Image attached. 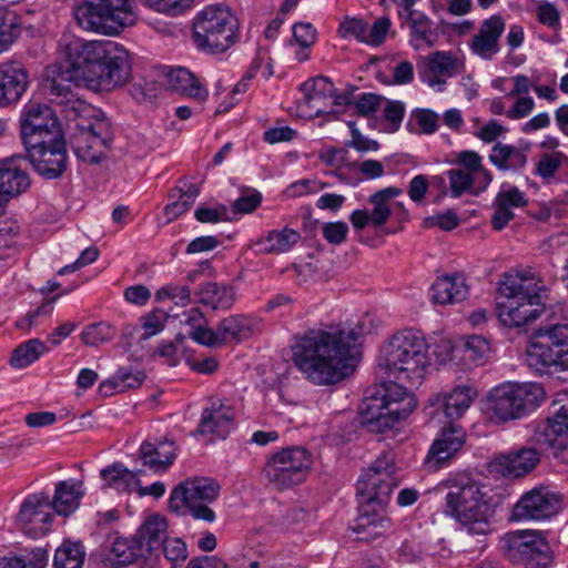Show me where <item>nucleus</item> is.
<instances>
[{
    "mask_svg": "<svg viewBox=\"0 0 568 568\" xmlns=\"http://www.w3.org/2000/svg\"><path fill=\"white\" fill-rule=\"evenodd\" d=\"M59 61L47 67L43 88L69 121L70 144L75 156L98 164L111 149L110 121L72 91V85L112 90L130 77L129 52L113 41H87L64 34L58 42Z\"/></svg>",
    "mask_w": 568,
    "mask_h": 568,
    "instance_id": "f257e3e1",
    "label": "nucleus"
},
{
    "mask_svg": "<svg viewBox=\"0 0 568 568\" xmlns=\"http://www.w3.org/2000/svg\"><path fill=\"white\" fill-rule=\"evenodd\" d=\"M358 334L353 328H311L293 337L292 361L316 385L343 381L355 368Z\"/></svg>",
    "mask_w": 568,
    "mask_h": 568,
    "instance_id": "f03ea898",
    "label": "nucleus"
},
{
    "mask_svg": "<svg viewBox=\"0 0 568 568\" xmlns=\"http://www.w3.org/2000/svg\"><path fill=\"white\" fill-rule=\"evenodd\" d=\"M400 478L397 467L388 453L378 456L357 480L361 507L352 530L361 541L369 542L390 529V519L374 508H383L389 500Z\"/></svg>",
    "mask_w": 568,
    "mask_h": 568,
    "instance_id": "7ed1b4c3",
    "label": "nucleus"
},
{
    "mask_svg": "<svg viewBox=\"0 0 568 568\" xmlns=\"http://www.w3.org/2000/svg\"><path fill=\"white\" fill-rule=\"evenodd\" d=\"M498 291L503 301L496 304L499 321L507 327H520L535 322L546 312L547 290L530 271L505 274Z\"/></svg>",
    "mask_w": 568,
    "mask_h": 568,
    "instance_id": "20e7f679",
    "label": "nucleus"
},
{
    "mask_svg": "<svg viewBox=\"0 0 568 568\" xmlns=\"http://www.w3.org/2000/svg\"><path fill=\"white\" fill-rule=\"evenodd\" d=\"M444 511L459 523L468 535L484 536L491 531L494 515L490 487L469 476L449 481Z\"/></svg>",
    "mask_w": 568,
    "mask_h": 568,
    "instance_id": "39448f33",
    "label": "nucleus"
},
{
    "mask_svg": "<svg viewBox=\"0 0 568 568\" xmlns=\"http://www.w3.org/2000/svg\"><path fill=\"white\" fill-rule=\"evenodd\" d=\"M388 378L418 382L429 366L428 344L424 334L406 328L396 332L382 347L378 362Z\"/></svg>",
    "mask_w": 568,
    "mask_h": 568,
    "instance_id": "423d86ee",
    "label": "nucleus"
},
{
    "mask_svg": "<svg viewBox=\"0 0 568 568\" xmlns=\"http://www.w3.org/2000/svg\"><path fill=\"white\" fill-rule=\"evenodd\" d=\"M417 400L398 383L381 385L367 395L359 406L361 423L372 433H384L416 408Z\"/></svg>",
    "mask_w": 568,
    "mask_h": 568,
    "instance_id": "0eeeda50",
    "label": "nucleus"
},
{
    "mask_svg": "<svg viewBox=\"0 0 568 568\" xmlns=\"http://www.w3.org/2000/svg\"><path fill=\"white\" fill-rule=\"evenodd\" d=\"M545 398V389L539 383L508 382L488 393L484 409L493 423L503 424L520 419L536 410Z\"/></svg>",
    "mask_w": 568,
    "mask_h": 568,
    "instance_id": "6e6552de",
    "label": "nucleus"
},
{
    "mask_svg": "<svg viewBox=\"0 0 568 568\" xmlns=\"http://www.w3.org/2000/svg\"><path fill=\"white\" fill-rule=\"evenodd\" d=\"M192 39L195 47L203 52H225L239 39L237 18L227 6L209 4L193 18Z\"/></svg>",
    "mask_w": 568,
    "mask_h": 568,
    "instance_id": "1a4fd4ad",
    "label": "nucleus"
},
{
    "mask_svg": "<svg viewBox=\"0 0 568 568\" xmlns=\"http://www.w3.org/2000/svg\"><path fill=\"white\" fill-rule=\"evenodd\" d=\"M74 19L84 31L114 37L134 26L138 13L134 0H82Z\"/></svg>",
    "mask_w": 568,
    "mask_h": 568,
    "instance_id": "9d476101",
    "label": "nucleus"
},
{
    "mask_svg": "<svg viewBox=\"0 0 568 568\" xmlns=\"http://www.w3.org/2000/svg\"><path fill=\"white\" fill-rule=\"evenodd\" d=\"M220 485L207 477H195L179 484L171 493L169 509L174 514H182L185 509L196 520L212 523L215 513L207 506L219 496Z\"/></svg>",
    "mask_w": 568,
    "mask_h": 568,
    "instance_id": "9b49d317",
    "label": "nucleus"
},
{
    "mask_svg": "<svg viewBox=\"0 0 568 568\" xmlns=\"http://www.w3.org/2000/svg\"><path fill=\"white\" fill-rule=\"evenodd\" d=\"M313 465L312 454L303 446H287L274 453L265 463V478L278 488L303 483Z\"/></svg>",
    "mask_w": 568,
    "mask_h": 568,
    "instance_id": "f8f14e48",
    "label": "nucleus"
},
{
    "mask_svg": "<svg viewBox=\"0 0 568 568\" xmlns=\"http://www.w3.org/2000/svg\"><path fill=\"white\" fill-rule=\"evenodd\" d=\"M547 344L532 347L527 365L540 375H556L568 371V325L549 324L541 329Z\"/></svg>",
    "mask_w": 568,
    "mask_h": 568,
    "instance_id": "ddd939ff",
    "label": "nucleus"
},
{
    "mask_svg": "<svg viewBox=\"0 0 568 568\" xmlns=\"http://www.w3.org/2000/svg\"><path fill=\"white\" fill-rule=\"evenodd\" d=\"M499 548L509 560L523 562L529 568H548L552 561L548 544L529 530L505 534Z\"/></svg>",
    "mask_w": 568,
    "mask_h": 568,
    "instance_id": "4468645a",
    "label": "nucleus"
},
{
    "mask_svg": "<svg viewBox=\"0 0 568 568\" xmlns=\"http://www.w3.org/2000/svg\"><path fill=\"white\" fill-rule=\"evenodd\" d=\"M305 95L298 103L305 116L315 118L324 114H337L351 103L345 93H337L333 82L323 75L316 77L303 84Z\"/></svg>",
    "mask_w": 568,
    "mask_h": 568,
    "instance_id": "2eb2a0df",
    "label": "nucleus"
},
{
    "mask_svg": "<svg viewBox=\"0 0 568 568\" xmlns=\"http://www.w3.org/2000/svg\"><path fill=\"white\" fill-rule=\"evenodd\" d=\"M552 416L536 424L530 442L536 445L544 455L558 457L568 448V397L554 400Z\"/></svg>",
    "mask_w": 568,
    "mask_h": 568,
    "instance_id": "dca6fc26",
    "label": "nucleus"
},
{
    "mask_svg": "<svg viewBox=\"0 0 568 568\" xmlns=\"http://www.w3.org/2000/svg\"><path fill=\"white\" fill-rule=\"evenodd\" d=\"M58 118L45 104H29L21 119V139L24 146H34L61 136Z\"/></svg>",
    "mask_w": 568,
    "mask_h": 568,
    "instance_id": "f3484780",
    "label": "nucleus"
},
{
    "mask_svg": "<svg viewBox=\"0 0 568 568\" xmlns=\"http://www.w3.org/2000/svg\"><path fill=\"white\" fill-rule=\"evenodd\" d=\"M34 146H24L27 156L36 172L45 179L60 178L68 166V153L63 135L44 140Z\"/></svg>",
    "mask_w": 568,
    "mask_h": 568,
    "instance_id": "a211bd4d",
    "label": "nucleus"
},
{
    "mask_svg": "<svg viewBox=\"0 0 568 568\" xmlns=\"http://www.w3.org/2000/svg\"><path fill=\"white\" fill-rule=\"evenodd\" d=\"M464 70V63L452 51H435L423 58L417 65L419 79L442 92L447 79Z\"/></svg>",
    "mask_w": 568,
    "mask_h": 568,
    "instance_id": "6ab92c4d",
    "label": "nucleus"
},
{
    "mask_svg": "<svg viewBox=\"0 0 568 568\" xmlns=\"http://www.w3.org/2000/svg\"><path fill=\"white\" fill-rule=\"evenodd\" d=\"M560 509V498L546 488H535L525 493L515 504L511 519L544 520L556 515Z\"/></svg>",
    "mask_w": 568,
    "mask_h": 568,
    "instance_id": "aec40b11",
    "label": "nucleus"
},
{
    "mask_svg": "<svg viewBox=\"0 0 568 568\" xmlns=\"http://www.w3.org/2000/svg\"><path fill=\"white\" fill-rule=\"evenodd\" d=\"M400 27L408 30V42L415 50L429 49L439 40L437 24L423 11L398 9Z\"/></svg>",
    "mask_w": 568,
    "mask_h": 568,
    "instance_id": "412c9836",
    "label": "nucleus"
},
{
    "mask_svg": "<svg viewBox=\"0 0 568 568\" xmlns=\"http://www.w3.org/2000/svg\"><path fill=\"white\" fill-rule=\"evenodd\" d=\"M50 509V497L44 493L28 496L17 517L20 528L32 537L44 534L52 520Z\"/></svg>",
    "mask_w": 568,
    "mask_h": 568,
    "instance_id": "4be33fe9",
    "label": "nucleus"
},
{
    "mask_svg": "<svg viewBox=\"0 0 568 568\" xmlns=\"http://www.w3.org/2000/svg\"><path fill=\"white\" fill-rule=\"evenodd\" d=\"M466 433L457 425L444 427L433 442L425 457V465L430 470L442 468L465 444Z\"/></svg>",
    "mask_w": 568,
    "mask_h": 568,
    "instance_id": "5701e85b",
    "label": "nucleus"
},
{
    "mask_svg": "<svg viewBox=\"0 0 568 568\" xmlns=\"http://www.w3.org/2000/svg\"><path fill=\"white\" fill-rule=\"evenodd\" d=\"M403 190L388 186L372 194L368 202L373 205L372 212L367 210H355L349 215V221L356 231H361L372 224L375 227L383 226L390 216V209L387 201L399 196Z\"/></svg>",
    "mask_w": 568,
    "mask_h": 568,
    "instance_id": "b1692460",
    "label": "nucleus"
},
{
    "mask_svg": "<svg viewBox=\"0 0 568 568\" xmlns=\"http://www.w3.org/2000/svg\"><path fill=\"white\" fill-rule=\"evenodd\" d=\"M22 156H10L0 160V207L11 199L26 192L30 186V179L20 162Z\"/></svg>",
    "mask_w": 568,
    "mask_h": 568,
    "instance_id": "393cba45",
    "label": "nucleus"
},
{
    "mask_svg": "<svg viewBox=\"0 0 568 568\" xmlns=\"http://www.w3.org/2000/svg\"><path fill=\"white\" fill-rule=\"evenodd\" d=\"M234 409L221 399H213L202 412L196 433L225 438L233 428Z\"/></svg>",
    "mask_w": 568,
    "mask_h": 568,
    "instance_id": "a878e982",
    "label": "nucleus"
},
{
    "mask_svg": "<svg viewBox=\"0 0 568 568\" xmlns=\"http://www.w3.org/2000/svg\"><path fill=\"white\" fill-rule=\"evenodd\" d=\"M505 20L499 14L485 19L470 42L473 53L484 60H491L500 50L499 38L505 30Z\"/></svg>",
    "mask_w": 568,
    "mask_h": 568,
    "instance_id": "bb28decb",
    "label": "nucleus"
},
{
    "mask_svg": "<svg viewBox=\"0 0 568 568\" xmlns=\"http://www.w3.org/2000/svg\"><path fill=\"white\" fill-rule=\"evenodd\" d=\"M28 85V73L17 61L0 64V106L17 102Z\"/></svg>",
    "mask_w": 568,
    "mask_h": 568,
    "instance_id": "cd10ccee",
    "label": "nucleus"
},
{
    "mask_svg": "<svg viewBox=\"0 0 568 568\" xmlns=\"http://www.w3.org/2000/svg\"><path fill=\"white\" fill-rule=\"evenodd\" d=\"M544 453L534 445L532 447H523L516 452L503 455L496 458V466L499 470L511 477H520L531 471L540 462Z\"/></svg>",
    "mask_w": 568,
    "mask_h": 568,
    "instance_id": "c85d7f7f",
    "label": "nucleus"
},
{
    "mask_svg": "<svg viewBox=\"0 0 568 568\" xmlns=\"http://www.w3.org/2000/svg\"><path fill=\"white\" fill-rule=\"evenodd\" d=\"M195 297L197 303L214 311H227L237 300V288L227 283L205 282L199 286Z\"/></svg>",
    "mask_w": 568,
    "mask_h": 568,
    "instance_id": "c756f323",
    "label": "nucleus"
},
{
    "mask_svg": "<svg viewBox=\"0 0 568 568\" xmlns=\"http://www.w3.org/2000/svg\"><path fill=\"white\" fill-rule=\"evenodd\" d=\"M445 348L449 349L450 361H460L463 365L473 367L484 363L490 346L484 337L473 335L454 345L447 343Z\"/></svg>",
    "mask_w": 568,
    "mask_h": 568,
    "instance_id": "7c9ffc66",
    "label": "nucleus"
},
{
    "mask_svg": "<svg viewBox=\"0 0 568 568\" xmlns=\"http://www.w3.org/2000/svg\"><path fill=\"white\" fill-rule=\"evenodd\" d=\"M468 295V285L462 275H445L430 287V300L435 304L446 305L464 301Z\"/></svg>",
    "mask_w": 568,
    "mask_h": 568,
    "instance_id": "2f4dec72",
    "label": "nucleus"
},
{
    "mask_svg": "<svg viewBox=\"0 0 568 568\" xmlns=\"http://www.w3.org/2000/svg\"><path fill=\"white\" fill-rule=\"evenodd\" d=\"M135 538L149 557L168 540V523L159 514L151 515L139 528Z\"/></svg>",
    "mask_w": 568,
    "mask_h": 568,
    "instance_id": "473e14b6",
    "label": "nucleus"
},
{
    "mask_svg": "<svg viewBox=\"0 0 568 568\" xmlns=\"http://www.w3.org/2000/svg\"><path fill=\"white\" fill-rule=\"evenodd\" d=\"M83 495L81 481L73 479L59 481L53 499H50V508H53L58 515L69 516L79 507Z\"/></svg>",
    "mask_w": 568,
    "mask_h": 568,
    "instance_id": "72a5a7b5",
    "label": "nucleus"
},
{
    "mask_svg": "<svg viewBox=\"0 0 568 568\" xmlns=\"http://www.w3.org/2000/svg\"><path fill=\"white\" fill-rule=\"evenodd\" d=\"M175 457L174 443L166 439L156 444L144 442L140 448V458L143 460V465L154 471L165 470Z\"/></svg>",
    "mask_w": 568,
    "mask_h": 568,
    "instance_id": "f704fd0d",
    "label": "nucleus"
},
{
    "mask_svg": "<svg viewBox=\"0 0 568 568\" xmlns=\"http://www.w3.org/2000/svg\"><path fill=\"white\" fill-rule=\"evenodd\" d=\"M166 80L168 88L171 91L185 94L199 101H204L209 95L207 90L201 84L200 80L185 68L180 67L171 70L166 74Z\"/></svg>",
    "mask_w": 568,
    "mask_h": 568,
    "instance_id": "c9c22d12",
    "label": "nucleus"
},
{
    "mask_svg": "<svg viewBox=\"0 0 568 568\" xmlns=\"http://www.w3.org/2000/svg\"><path fill=\"white\" fill-rule=\"evenodd\" d=\"M478 393L470 385L456 386L443 396L442 408L446 417L459 418L471 405Z\"/></svg>",
    "mask_w": 568,
    "mask_h": 568,
    "instance_id": "e433bc0d",
    "label": "nucleus"
},
{
    "mask_svg": "<svg viewBox=\"0 0 568 568\" xmlns=\"http://www.w3.org/2000/svg\"><path fill=\"white\" fill-rule=\"evenodd\" d=\"M301 234L298 231L284 227L281 231L273 230L257 241L256 246L261 253L281 254L290 251L298 241Z\"/></svg>",
    "mask_w": 568,
    "mask_h": 568,
    "instance_id": "4c0bfd02",
    "label": "nucleus"
},
{
    "mask_svg": "<svg viewBox=\"0 0 568 568\" xmlns=\"http://www.w3.org/2000/svg\"><path fill=\"white\" fill-rule=\"evenodd\" d=\"M139 558H146V556L135 536L132 539L116 538L106 555V561L115 567L130 565Z\"/></svg>",
    "mask_w": 568,
    "mask_h": 568,
    "instance_id": "58836bf2",
    "label": "nucleus"
},
{
    "mask_svg": "<svg viewBox=\"0 0 568 568\" xmlns=\"http://www.w3.org/2000/svg\"><path fill=\"white\" fill-rule=\"evenodd\" d=\"M222 344L240 342L247 338L253 332V322L245 315H230L217 324Z\"/></svg>",
    "mask_w": 568,
    "mask_h": 568,
    "instance_id": "ea45409f",
    "label": "nucleus"
},
{
    "mask_svg": "<svg viewBox=\"0 0 568 568\" xmlns=\"http://www.w3.org/2000/svg\"><path fill=\"white\" fill-rule=\"evenodd\" d=\"M140 473L128 469L121 463H113L100 471L105 484L118 490H131L132 486L139 483Z\"/></svg>",
    "mask_w": 568,
    "mask_h": 568,
    "instance_id": "a19ab883",
    "label": "nucleus"
},
{
    "mask_svg": "<svg viewBox=\"0 0 568 568\" xmlns=\"http://www.w3.org/2000/svg\"><path fill=\"white\" fill-rule=\"evenodd\" d=\"M48 352L45 344L39 338H31L20 344L12 353L10 364L14 368H24Z\"/></svg>",
    "mask_w": 568,
    "mask_h": 568,
    "instance_id": "79ce46f5",
    "label": "nucleus"
},
{
    "mask_svg": "<svg viewBox=\"0 0 568 568\" xmlns=\"http://www.w3.org/2000/svg\"><path fill=\"white\" fill-rule=\"evenodd\" d=\"M85 552L79 542L64 541L54 554V568H82Z\"/></svg>",
    "mask_w": 568,
    "mask_h": 568,
    "instance_id": "37998d69",
    "label": "nucleus"
},
{
    "mask_svg": "<svg viewBox=\"0 0 568 568\" xmlns=\"http://www.w3.org/2000/svg\"><path fill=\"white\" fill-rule=\"evenodd\" d=\"M19 36V23L13 12L0 7V54L9 49Z\"/></svg>",
    "mask_w": 568,
    "mask_h": 568,
    "instance_id": "c03bdc74",
    "label": "nucleus"
},
{
    "mask_svg": "<svg viewBox=\"0 0 568 568\" xmlns=\"http://www.w3.org/2000/svg\"><path fill=\"white\" fill-rule=\"evenodd\" d=\"M568 158L562 152L542 154L536 163L535 174L549 182Z\"/></svg>",
    "mask_w": 568,
    "mask_h": 568,
    "instance_id": "a18cd8bd",
    "label": "nucleus"
},
{
    "mask_svg": "<svg viewBox=\"0 0 568 568\" xmlns=\"http://www.w3.org/2000/svg\"><path fill=\"white\" fill-rule=\"evenodd\" d=\"M567 324L568 325V305L559 304L549 310V313L545 320V322L536 329L535 336L538 338L535 342H531L528 346L526 358L531 353L532 347L536 345H540L546 343L547 344V337L541 335V329L548 326L549 324Z\"/></svg>",
    "mask_w": 568,
    "mask_h": 568,
    "instance_id": "49530a36",
    "label": "nucleus"
},
{
    "mask_svg": "<svg viewBox=\"0 0 568 568\" xmlns=\"http://www.w3.org/2000/svg\"><path fill=\"white\" fill-rule=\"evenodd\" d=\"M115 336L114 328L108 323H95L87 326L82 333L81 338L85 345L98 346L113 339Z\"/></svg>",
    "mask_w": 568,
    "mask_h": 568,
    "instance_id": "de8ad7c7",
    "label": "nucleus"
},
{
    "mask_svg": "<svg viewBox=\"0 0 568 568\" xmlns=\"http://www.w3.org/2000/svg\"><path fill=\"white\" fill-rule=\"evenodd\" d=\"M446 175L449 181L453 197H459L464 193L470 192L475 183L474 175L464 169H450L446 172Z\"/></svg>",
    "mask_w": 568,
    "mask_h": 568,
    "instance_id": "09e8293b",
    "label": "nucleus"
},
{
    "mask_svg": "<svg viewBox=\"0 0 568 568\" xmlns=\"http://www.w3.org/2000/svg\"><path fill=\"white\" fill-rule=\"evenodd\" d=\"M172 300L176 305L186 306L191 302V290L187 285L168 284L159 288L155 293V300L162 302Z\"/></svg>",
    "mask_w": 568,
    "mask_h": 568,
    "instance_id": "8fccbe9b",
    "label": "nucleus"
},
{
    "mask_svg": "<svg viewBox=\"0 0 568 568\" xmlns=\"http://www.w3.org/2000/svg\"><path fill=\"white\" fill-rule=\"evenodd\" d=\"M168 318V313L161 308H155L145 316H143L142 327L144 329V333L142 335V339L146 341L150 337L162 332L165 327Z\"/></svg>",
    "mask_w": 568,
    "mask_h": 568,
    "instance_id": "3c124183",
    "label": "nucleus"
},
{
    "mask_svg": "<svg viewBox=\"0 0 568 568\" xmlns=\"http://www.w3.org/2000/svg\"><path fill=\"white\" fill-rule=\"evenodd\" d=\"M57 297L45 301L36 310L28 312L23 317L16 322V327L29 332L33 326L38 325L40 316H49L53 312V304Z\"/></svg>",
    "mask_w": 568,
    "mask_h": 568,
    "instance_id": "603ef678",
    "label": "nucleus"
},
{
    "mask_svg": "<svg viewBox=\"0 0 568 568\" xmlns=\"http://www.w3.org/2000/svg\"><path fill=\"white\" fill-rule=\"evenodd\" d=\"M495 203L508 207H523L527 204L525 194L516 186L503 185L495 199Z\"/></svg>",
    "mask_w": 568,
    "mask_h": 568,
    "instance_id": "864d4df0",
    "label": "nucleus"
},
{
    "mask_svg": "<svg viewBox=\"0 0 568 568\" xmlns=\"http://www.w3.org/2000/svg\"><path fill=\"white\" fill-rule=\"evenodd\" d=\"M146 7L171 16H178L191 7L192 0H141Z\"/></svg>",
    "mask_w": 568,
    "mask_h": 568,
    "instance_id": "5fc2aeb1",
    "label": "nucleus"
},
{
    "mask_svg": "<svg viewBox=\"0 0 568 568\" xmlns=\"http://www.w3.org/2000/svg\"><path fill=\"white\" fill-rule=\"evenodd\" d=\"M349 227L344 221L325 222L322 225L323 237L332 245H341L347 240Z\"/></svg>",
    "mask_w": 568,
    "mask_h": 568,
    "instance_id": "6e6d98bb",
    "label": "nucleus"
},
{
    "mask_svg": "<svg viewBox=\"0 0 568 568\" xmlns=\"http://www.w3.org/2000/svg\"><path fill=\"white\" fill-rule=\"evenodd\" d=\"M367 22L361 18H346L339 26L342 38H355L361 42L366 41Z\"/></svg>",
    "mask_w": 568,
    "mask_h": 568,
    "instance_id": "4d7b16f0",
    "label": "nucleus"
},
{
    "mask_svg": "<svg viewBox=\"0 0 568 568\" xmlns=\"http://www.w3.org/2000/svg\"><path fill=\"white\" fill-rule=\"evenodd\" d=\"M329 184L313 179H302L288 185L286 192L290 196H303L314 194L328 187Z\"/></svg>",
    "mask_w": 568,
    "mask_h": 568,
    "instance_id": "13d9d810",
    "label": "nucleus"
},
{
    "mask_svg": "<svg viewBox=\"0 0 568 568\" xmlns=\"http://www.w3.org/2000/svg\"><path fill=\"white\" fill-rule=\"evenodd\" d=\"M194 216L200 223H219L231 220L229 210L223 204L215 207L199 206L194 212Z\"/></svg>",
    "mask_w": 568,
    "mask_h": 568,
    "instance_id": "bf43d9fd",
    "label": "nucleus"
},
{
    "mask_svg": "<svg viewBox=\"0 0 568 568\" xmlns=\"http://www.w3.org/2000/svg\"><path fill=\"white\" fill-rule=\"evenodd\" d=\"M161 547L171 564H183L187 558L186 545L180 538L168 539Z\"/></svg>",
    "mask_w": 568,
    "mask_h": 568,
    "instance_id": "052dcab7",
    "label": "nucleus"
},
{
    "mask_svg": "<svg viewBox=\"0 0 568 568\" xmlns=\"http://www.w3.org/2000/svg\"><path fill=\"white\" fill-rule=\"evenodd\" d=\"M390 20L387 17L377 19L371 27L367 24V33L365 43L371 45H379L384 42L386 34L390 28Z\"/></svg>",
    "mask_w": 568,
    "mask_h": 568,
    "instance_id": "680f3d73",
    "label": "nucleus"
},
{
    "mask_svg": "<svg viewBox=\"0 0 568 568\" xmlns=\"http://www.w3.org/2000/svg\"><path fill=\"white\" fill-rule=\"evenodd\" d=\"M384 118L388 121V132H396L404 118L405 105L399 101H387L383 109Z\"/></svg>",
    "mask_w": 568,
    "mask_h": 568,
    "instance_id": "e2e57ef3",
    "label": "nucleus"
},
{
    "mask_svg": "<svg viewBox=\"0 0 568 568\" xmlns=\"http://www.w3.org/2000/svg\"><path fill=\"white\" fill-rule=\"evenodd\" d=\"M423 549L416 540H404L397 549V559L400 562L414 564L423 558Z\"/></svg>",
    "mask_w": 568,
    "mask_h": 568,
    "instance_id": "0e129e2a",
    "label": "nucleus"
},
{
    "mask_svg": "<svg viewBox=\"0 0 568 568\" xmlns=\"http://www.w3.org/2000/svg\"><path fill=\"white\" fill-rule=\"evenodd\" d=\"M115 374L120 389L123 392L140 387L145 379V374L142 371L120 368Z\"/></svg>",
    "mask_w": 568,
    "mask_h": 568,
    "instance_id": "69168bd1",
    "label": "nucleus"
},
{
    "mask_svg": "<svg viewBox=\"0 0 568 568\" xmlns=\"http://www.w3.org/2000/svg\"><path fill=\"white\" fill-rule=\"evenodd\" d=\"M382 102L383 98L378 94L363 93L355 102L356 112L363 116H371L377 111Z\"/></svg>",
    "mask_w": 568,
    "mask_h": 568,
    "instance_id": "338daca9",
    "label": "nucleus"
},
{
    "mask_svg": "<svg viewBox=\"0 0 568 568\" xmlns=\"http://www.w3.org/2000/svg\"><path fill=\"white\" fill-rule=\"evenodd\" d=\"M538 21L551 29H558L560 24V14L557 8L549 3L542 2L536 10Z\"/></svg>",
    "mask_w": 568,
    "mask_h": 568,
    "instance_id": "774afa93",
    "label": "nucleus"
}]
</instances>
